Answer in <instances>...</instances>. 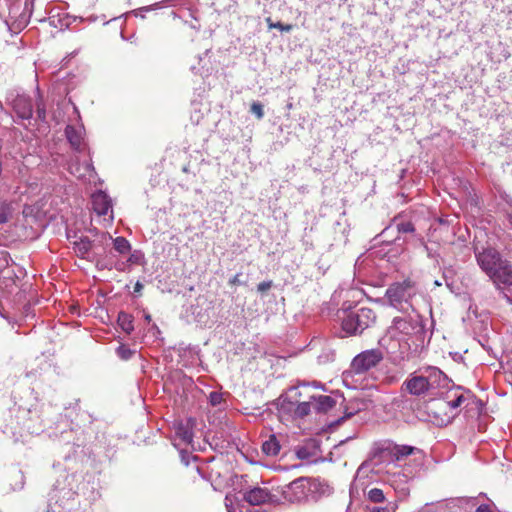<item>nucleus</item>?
Instances as JSON below:
<instances>
[{
  "label": "nucleus",
  "mask_w": 512,
  "mask_h": 512,
  "mask_svg": "<svg viewBox=\"0 0 512 512\" xmlns=\"http://www.w3.org/2000/svg\"><path fill=\"white\" fill-rule=\"evenodd\" d=\"M412 314L394 317L386 334L379 341L390 354L399 353L404 358L411 349L410 341H422L425 334L423 319L414 308Z\"/></svg>",
  "instance_id": "1"
},
{
  "label": "nucleus",
  "mask_w": 512,
  "mask_h": 512,
  "mask_svg": "<svg viewBox=\"0 0 512 512\" xmlns=\"http://www.w3.org/2000/svg\"><path fill=\"white\" fill-rule=\"evenodd\" d=\"M448 385V377L437 367L427 366L408 376L402 383L401 392L412 396H423L430 390Z\"/></svg>",
  "instance_id": "2"
},
{
  "label": "nucleus",
  "mask_w": 512,
  "mask_h": 512,
  "mask_svg": "<svg viewBox=\"0 0 512 512\" xmlns=\"http://www.w3.org/2000/svg\"><path fill=\"white\" fill-rule=\"evenodd\" d=\"M476 260L480 268L495 283H508L512 281V264L502 259L500 253L493 248L475 252Z\"/></svg>",
  "instance_id": "3"
},
{
  "label": "nucleus",
  "mask_w": 512,
  "mask_h": 512,
  "mask_svg": "<svg viewBox=\"0 0 512 512\" xmlns=\"http://www.w3.org/2000/svg\"><path fill=\"white\" fill-rule=\"evenodd\" d=\"M375 312L366 307L344 311L342 316V328L349 334H360L375 323Z\"/></svg>",
  "instance_id": "4"
},
{
  "label": "nucleus",
  "mask_w": 512,
  "mask_h": 512,
  "mask_svg": "<svg viewBox=\"0 0 512 512\" xmlns=\"http://www.w3.org/2000/svg\"><path fill=\"white\" fill-rule=\"evenodd\" d=\"M416 295V288L411 281L397 282L389 286L386 291V297L391 306L394 308L408 312L412 310V298Z\"/></svg>",
  "instance_id": "5"
},
{
  "label": "nucleus",
  "mask_w": 512,
  "mask_h": 512,
  "mask_svg": "<svg viewBox=\"0 0 512 512\" xmlns=\"http://www.w3.org/2000/svg\"><path fill=\"white\" fill-rule=\"evenodd\" d=\"M383 359L381 350H365L353 358L350 368L354 374H362L376 367Z\"/></svg>",
  "instance_id": "6"
},
{
  "label": "nucleus",
  "mask_w": 512,
  "mask_h": 512,
  "mask_svg": "<svg viewBox=\"0 0 512 512\" xmlns=\"http://www.w3.org/2000/svg\"><path fill=\"white\" fill-rule=\"evenodd\" d=\"M307 478L300 477L286 485L282 490V495L289 502H299L307 495Z\"/></svg>",
  "instance_id": "7"
},
{
  "label": "nucleus",
  "mask_w": 512,
  "mask_h": 512,
  "mask_svg": "<svg viewBox=\"0 0 512 512\" xmlns=\"http://www.w3.org/2000/svg\"><path fill=\"white\" fill-rule=\"evenodd\" d=\"M244 500L251 505H262L272 502L273 496L266 488L254 487L244 493Z\"/></svg>",
  "instance_id": "8"
},
{
  "label": "nucleus",
  "mask_w": 512,
  "mask_h": 512,
  "mask_svg": "<svg viewBox=\"0 0 512 512\" xmlns=\"http://www.w3.org/2000/svg\"><path fill=\"white\" fill-rule=\"evenodd\" d=\"M92 208L99 216L112 213V201L103 191H98L92 195Z\"/></svg>",
  "instance_id": "9"
},
{
  "label": "nucleus",
  "mask_w": 512,
  "mask_h": 512,
  "mask_svg": "<svg viewBox=\"0 0 512 512\" xmlns=\"http://www.w3.org/2000/svg\"><path fill=\"white\" fill-rule=\"evenodd\" d=\"M440 400H435L430 406V415L433 416L434 421L437 425L443 426L451 423L455 418V413H450L449 410H440L438 408Z\"/></svg>",
  "instance_id": "10"
},
{
  "label": "nucleus",
  "mask_w": 512,
  "mask_h": 512,
  "mask_svg": "<svg viewBox=\"0 0 512 512\" xmlns=\"http://www.w3.org/2000/svg\"><path fill=\"white\" fill-rule=\"evenodd\" d=\"M192 423L191 421L187 422H179L175 425V436L176 440L179 441V444L190 445L193 441V431H192Z\"/></svg>",
  "instance_id": "11"
},
{
  "label": "nucleus",
  "mask_w": 512,
  "mask_h": 512,
  "mask_svg": "<svg viewBox=\"0 0 512 512\" xmlns=\"http://www.w3.org/2000/svg\"><path fill=\"white\" fill-rule=\"evenodd\" d=\"M16 114L22 119H30L33 114L32 102L29 98L20 96L14 100L13 103Z\"/></svg>",
  "instance_id": "12"
},
{
  "label": "nucleus",
  "mask_w": 512,
  "mask_h": 512,
  "mask_svg": "<svg viewBox=\"0 0 512 512\" xmlns=\"http://www.w3.org/2000/svg\"><path fill=\"white\" fill-rule=\"evenodd\" d=\"M466 397L463 393H455L454 398L447 399L443 401H439L438 408L440 410H449L450 413H455V416L458 414L457 409L466 401Z\"/></svg>",
  "instance_id": "13"
},
{
  "label": "nucleus",
  "mask_w": 512,
  "mask_h": 512,
  "mask_svg": "<svg viewBox=\"0 0 512 512\" xmlns=\"http://www.w3.org/2000/svg\"><path fill=\"white\" fill-rule=\"evenodd\" d=\"M82 130H83L82 127L75 128L71 125H68L65 129V135H66L69 143L75 150H78V151L82 150V145H83Z\"/></svg>",
  "instance_id": "14"
},
{
  "label": "nucleus",
  "mask_w": 512,
  "mask_h": 512,
  "mask_svg": "<svg viewBox=\"0 0 512 512\" xmlns=\"http://www.w3.org/2000/svg\"><path fill=\"white\" fill-rule=\"evenodd\" d=\"M311 399L314 403V410L316 412L322 413L327 412L335 405V400L328 395H319V396H311Z\"/></svg>",
  "instance_id": "15"
},
{
  "label": "nucleus",
  "mask_w": 512,
  "mask_h": 512,
  "mask_svg": "<svg viewBox=\"0 0 512 512\" xmlns=\"http://www.w3.org/2000/svg\"><path fill=\"white\" fill-rule=\"evenodd\" d=\"M281 449L280 443L277 437L272 434L269 436L267 440H265L262 444V451L267 456L274 457L279 454Z\"/></svg>",
  "instance_id": "16"
},
{
  "label": "nucleus",
  "mask_w": 512,
  "mask_h": 512,
  "mask_svg": "<svg viewBox=\"0 0 512 512\" xmlns=\"http://www.w3.org/2000/svg\"><path fill=\"white\" fill-rule=\"evenodd\" d=\"M415 450V447L409 445H394L390 453L395 458V460L399 461L404 459L405 457L411 455Z\"/></svg>",
  "instance_id": "17"
},
{
  "label": "nucleus",
  "mask_w": 512,
  "mask_h": 512,
  "mask_svg": "<svg viewBox=\"0 0 512 512\" xmlns=\"http://www.w3.org/2000/svg\"><path fill=\"white\" fill-rule=\"evenodd\" d=\"M117 322H118L119 326L121 327V329L124 332H126L127 334H130L134 329L133 317H132V315H130L126 312H123V311L119 312Z\"/></svg>",
  "instance_id": "18"
},
{
  "label": "nucleus",
  "mask_w": 512,
  "mask_h": 512,
  "mask_svg": "<svg viewBox=\"0 0 512 512\" xmlns=\"http://www.w3.org/2000/svg\"><path fill=\"white\" fill-rule=\"evenodd\" d=\"M12 203L7 200L0 201V225L9 222L13 216Z\"/></svg>",
  "instance_id": "19"
},
{
  "label": "nucleus",
  "mask_w": 512,
  "mask_h": 512,
  "mask_svg": "<svg viewBox=\"0 0 512 512\" xmlns=\"http://www.w3.org/2000/svg\"><path fill=\"white\" fill-rule=\"evenodd\" d=\"M114 249L122 255L128 254L131 251L130 242L124 237H116L113 239Z\"/></svg>",
  "instance_id": "20"
},
{
  "label": "nucleus",
  "mask_w": 512,
  "mask_h": 512,
  "mask_svg": "<svg viewBox=\"0 0 512 512\" xmlns=\"http://www.w3.org/2000/svg\"><path fill=\"white\" fill-rule=\"evenodd\" d=\"M311 408L314 409V403L310 397L308 401H303V402L298 403L294 410V413L298 417H304L310 413Z\"/></svg>",
  "instance_id": "21"
},
{
  "label": "nucleus",
  "mask_w": 512,
  "mask_h": 512,
  "mask_svg": "<svg viewBox=\"0 0 512 512\" xmlns=\"http://www.w3.org/2000/svg\"><path fill=\"white\" fill-rule=\"evenodd\" d=\"M74 245L76 253L81 257H85L92 247L91 241L88 238H81L79 241H76Z\"/></svg>",
  "instance_id": "22"
},
{
  "label": "nucleus",
  "mask_w": 512,
  "mask_h": 512,
  "mask_svg": "<svg viewBox=\"0 0 512 512\" xmlns=\"http://www.w3.org/2000/svg\"><path fill=\"white\" fill-rule=\"evenodd\" d=\"M368 499L374 503L383 502L385 499L384 493L379 488H372L368 492Z\"/></svg>",
  "instance_id": "23"
},
{
  "label": "nucleus",
  "mask_w": 512,
  "mask_h": 512,
  "mask_svg": "<svg viewBox=\"0 0 512 512\" xmlns=\"http://www.w3.org/2000/svg\"><path fill=\"white\" fill-rule=\"evenodd\" d=\"M396 228L398 232L400 233H412L414 232L415 228L414 225L411 222H396V219H394Z\"/></svg>",
  "instance_id": "24"
},
{
  "label": "nucleus",
  "mask_w": 512,
  "mask_h": 512,
  "mask_svg": "<svg viewBox=\"0 0 512 512\" xmlns=\"http://www.w3.org/2000/svg\"><path fill=\"white\" fill-rule=\"evenodd\" d=\"M266 22H267L269 28H276V29H279V30L285 31V32H289L293 28V26L291 24H283L281 22L273 23L271 18H267Z\"/></svg>",
  "instance_id": "25"
},
{
  "label": "nucleus",
  "mask_w": 512,
  "mask_h": 512,
  "mask_svg": "<svg viewBox=\"0 0 512 512\" xmlns=\"http://www.w3.org/2000/svg\"><path fill=\"white\" fill-rule=\"evenodd\" d=\"M133 353L134 352L125 345H120L117 348V355L123 360H128L133 355Z\"/></svg>",
  "instance_id": "26"
},
{
  "label": "nucleus",
  "mask_w": 512,
  "mask_h": 512,
  "mask_svg": "<svg viewBox=\"0 0 512 512\" xmlns=\"http://www.w3.org/2000/svg\"><path fill=\"white\" fill-rule=\"evenodd\" d=\"M250 111L258 119H262L264 117L263 105L260 102H253L250 106Z\"/></svg>",
  "instance_id": "27"
},
{
  "label": "nucleus",
  "mask_w": 512,
  "mask_h": 512,
  "mask_svg": "<svg viewBox=\"0 0 512 512\" xmlns=\"http://www.w3.org/2000/svg\"><path fill=\"white\" fill-rule=\"evenodd\" d=\"M222 394L219 392H211L209 395V401L211 405L217 406L222 402Z\"/></svg>",
  "instance_id": "28"
},
{
  "label": "nucleus",
  "mask_w": 512,
  "mask_h": 512,
  "mask_svg": "<svg viewBox=\"0 0 512 512\" xmlns=\"http://www.w3.org/2000/svg\"><path fill=\"white\" fill-rule=\"evenodd\" d=\"M273 286V282L271 280L269 281H263L257 285V291L260 293H264L268 291Z\"/></svg>",
  "instance_id": "29"
},
{
  "label": "nucleus",
  "mask_w": 512,
  "mask_h": 512,
  "mask_svg": "<svg viewBox=\"0 0 512 512\" xmlns=\"http://www.w3.org/2000/svg\"><path fill=\"white\" fill-rule=\"evenodd\" d=\"M296 455L299 459H307L309 457V452L306 448H300L297 450Z\"/></svg>",
  "instance_id": "30"
},
{
  "label": "nucleus",
  "mask_w": 512,
  "mask_h": 512,
  "mask_svg": "<svg viewBox=\"0 0 512 512\" xmlns=\"http://www.w3.org/2000/svg\"><path fill=\"white\" fill-rule=\"evenodd\" d=\"M505 284L507 285L505 296L512 303V281Z\"/></svg>",
  "instance_id": "31"
},
{
  "label": "nucleus",
  "mask_w": 512,
  "mask_h": 512,
  "mask_svg": "<svg viewBox=\"0 0 512 512\" xmlns=\"http://www.w3.org/2000/svg\"><path fill=\"white\" fill-rule=\"evenodd\" d=\"M240 275L241 274H236L233 278L230 279L229 283L231 285H240L242 284L241 280H240Z\"/></svg>",
  "instance_id": "32"
},
{
  "label": "nucleus",
  "mask_w": 512,
  "mask_h": 512,
  "mask_svg": "<svg viewBox=\"0 0 512 512\" xmlns=\"http://www.w3.org/2000/svg\"><path fill=\"white\" fill-rule=\"evenodd\" d=\"M476 512H493L489 505L482 504L477 509Z\"/></svg>",
  "instance_id": "33"
},
{
  "label": "nucleus",
  "mask_w": 512,
  "mask_h": 512,
  "mask_svg": "<svg viewBox=\"0 0 512 512\" xmlns=\"http://www.w3.org/2000/svg\"><path fill=\"white\" fill-rule=\"evenodd\" d=\"M37 113H38V117H39L40 119H42V120H44V119H45V115H46V113H45V109H44V108H41V107H40V105H38V107H37Z\"/></svg>",
  "instance_id": "34"
},
{
  "label": "nucleus",
  "mask_w": 512,
  "mask_h": 512,
  "mask_svg": "<svg viewBox=\"0 0 512 512\" xmlns=\"http://www.w3.org/2000/svg\"><path fill=\"white\" fill-rule=\"evenodd\" d=\"M143 289V284L141 282H136L134 286V293L140 294Z\"/></svg>",
  "instance_id": "35"
},
{
  "label": "nucleus",
  "mask_w": 512,
  "mask_h": 512,
  "mask_svg": "<svg viewBox=\"0 0 512 512\" xmlns=\"http://www.w3.org/2000/svg\"><path fill=\"white\" fill-rule=\"evenodd\" d=\"M371 512H390V510L386 507H375Z\"/></svg>",
  "instance_id": "36"
},
{
  "label": "nucleus",
  "mask_w": 512,
  "mask_h": 512,
  "mask_svg": "<svg viewBox=\"0 0 512 512\" xmlns=\"http://www.w3.org/2000/svg\"><path fill=\"white\" fill-rule=\"evenodd\" d=\"M507 358H508L507 363L510 366V368L512 369V348H511V351L508 353Z\"/></svg>",
  "instance_id": "37"
},
{
  "label": "nucleus",
  "mask_w": 512,
  "mask_h": 512,
  "mask_svg": "<svg viewBox=\"0 0 512 512\" xmlns=\"http://www.w3.org/2000/svg\"><path fill=\"white\" fill-rule=\"evenodd\" d=\"M118 271H123L124 270V263L123 262H118L115 264L114 266Z\"/></svg>",
  "instance_id": "38"
},
{
  "label": "nucleus",
  "mask_w": 512,
  "mask_h": 512,
  "mask_svg": "<svg viewBox=\"0 0 512 512\" xmlns=\"http://www.w3.org/2000/svg\"><path fill=\"white\" fill-rule=\"evenodd\" d=\"M127 261H128V262H130V263H134V262H136V257H135V255H134V254H132V255L128 258V260H127Z\"/></svg>",
  "instance_id": "39"
},
{
  "label": "nucleus",
  "mask_w": 512,
  "mask_h": 512,
  "mask_svg": "<svg viewBox=\"0 0 512 512\" xmlns=\"http://www.w3.org/2000/svg\"><path fill=\"white\" fill-rule=\"evenodd\" d=\"M145 319H146L147 321H150V320H151V316H150L149 314H147V315H145Z\"/></svg>",
  "instance_id": "40"
},
{
  "label": "nucleus",
  "mask_w": 512,
  "mask_h": 512,
  "mask_svg": "<svg viewBox=\"0 0 512 512\" xmlns=\"http://www.w3.org/2000/svg\"><path fill=\"white\" fill-rule=\"evenodd\" d=\"M196 471L201 475V468L199 466L196 467Z\"/></svg>",
  "instance_id": "41"
},
{
  "label": "nucleus",
  "mask_w": 512,
  "mask_h": 512,
  "mask_svg": "<svg viewBox=\"0 0 512 512\" xmlns=\"http://www.w3.org/2000/svg\"><path fill=\"white\" fill-rule=\"evenodd\" d=\"M509 223L512 225V215L508 217Z\"/></svg>",
  "instance_id": "42"
}]
</instances>
